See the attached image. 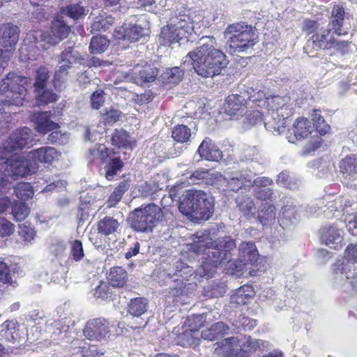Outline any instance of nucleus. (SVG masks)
Wrapping results in <instances>:
<instances>
[{
  "mask_svg": "<svg viewBox=\"0 0 357 357\" xmlns=\"http://www.w3.org/2000/svg\"><path fill=\"white\" fill-rule=\"evenodd\" d=\"M200 41L201 45L186 55L184 63L190 61L195 72L204 77L220 74L222 52L214 46V38L202 37Z\"/></svg>",
  "mask_w": 357,
  "mask_h": 357,
  "instance_id": "nucleus-1",
  "label": "nucleus"
},
{
  "mask_svg": "<svg viewBox=\"0 0 357 357\" xmlns=\"http://www.w3.org/2000/svg\"><path fill=\"white\" fill-rule=\"evenodd\" d=\"M26 82V77L13 73H8L0 81V133L5 132L8 128V116L3 113V106L23 105L26 94L24 86Z\"/></svg>",
  "mask_w": 357,
  "mask_h": 357,
  "instance_id": "nucleus-2",
  "label": "nucleus"
},
{
  "mask_svg": "<svg viewBox=\"0 0 357 357\" xmlns=\"http://www.w3.org/2000/svg\"><path fill=\"white\" fill-rule=\"evenodd\" d=\"M60 153L54 147L43 146L29 153L27 156L15 155L10 164V170H6V175L14 178L23 177L36 169L38 162L51 164L59 159Z\"/></svg>",
  "mask_w": 357,
  "mask_h": 357,
  "instance_id": "nucleus-3",
  "label": "nucleus"
},
{
  "mask_svg": "<svg viewBox=\"0 0 357 357\" xmlns=\"http://www.w3.org/2000/svg\"><path fill=\"white\" fill-rule=\"evenodd\" d=\"M180 212L191 221L208 220L213 213L208 195L202 190H190L183 195L178 206Z\"/></svg>",
  "mask_w": 357,
  "mask_h": 357,
  "instance_id": "nucleus-4",
  "label": "nucleus"
},
{
  "mask_svg": "<svg viewBox=\"0 0 357 357\" xmlns=\"http://www.w3.org/2000/svg\"><path fill=\"white\" fill-rule=\"evenodd\" d=\"M193 29V23L188 15L184 11L175 13L167 25L162 28L159 43L165 46L175 43L183 44L188 40V36Z\"/></svg>",
  "mask_w": 357,
  "mask_h": 357,
  "instance_id": "nucleus-5",
  "label": "nucleus"
},
{
  "mask_svg": "<svg viewBox=\"0 0 357 357\" xmlns=\"http://www.w3.org/2000/svg\"><path fill=\"white\" fill-rule=\"evenodd\" d=\"M225 32L229 34L227 44L231 54L245 52L258 43V35L255 29L243 22L229 24Z\"/></svg>",
  "mask_w": 357,
  "mask_h": 357,
  "instance_id": "nucleus-6",
  "label": "nucleus"
},
{
  "mask_svg": "<svg viewBox=\"0 0 357 357\" xmlns=\"http://www.w3.org/2000/svg\"><path fill=\"white\" fill-rule=\"evenodd\" d=\"M32 142L31 130L27 127L17 129L0 146V171L10 170L13 157ZM7 176L6 174H4Z\"/></svg>",
  "mask_w": 357,
  "mask_h": 357,
  "instance_id": "nucleus-7",
  "label": "nucleus"
},
{
  "mask_svg": "<svg viewBox=\"0 0 357 357\" xmlns=\"http://www.w3.org/2000/svg\"><path fill=\"white\" fill-rule=\"evenodd\" d=\"M70 26H68L63 20L59 18L56 19L52 22L51 31H45L40 35V41L36 40L33 33H29L26 35V39L24 40V47H22L20 48V52L22 54L24 50H27V48L25 47L26 46V42L29 40L30 43H32L31 40V38L34 39L33 43L37 44V48L41 47L46 50L49 47L48 45H56L66 38L70 33Z\"/></svg>",
  "mask_w": 357,
  "mask_h": 357,
  "instance_id": "nucleus-8",
  "label": "nucleus"
},
{
  "mask_svg": "<svg viewBox=\"0 0 357 357\" xmlns=\"http://www.w3.org/2000/svg\"><path fill=\"white\" fill-rule=\"evenodd\" d=\"M50 118V112H42L33 114L31 116V120L36 125L37 132L45 134L52 131L47 138L48 141L52 144L60 145L67 144L69 140L68 135L57 130L59 128V125L51 121Z\"/></svg>",
  "mask_w": 357,
  "mask_h": 357,
  "instance_id": "nucleus-9",
  "label": "nucleus"
},
{
  "mask_svg": "<svg viewBox=\"0 0 357 357\" xmlns=\"http://www.w3.org/2000/svg\"><path fill=\"white\" fill-rule=\"evenodd\" d=\"M265 342L261 340L252 339L250 336L240 345L238 337L225 338V356L227 357H251L258 349L264 347Z\"/></svg>",
  "mask_w": 357,
  "mask_h": 357,
  "instance_id": "nucleus-10",
  "label": "nucleus"
},
{
  "mask_svg": "<svg viewBox=\"0 0 357 357\" xmlns=\"http://www.w3.org/2000/svg\"><path fill=\"white\" fill-rule=\"evenodd\" d=\"M173 214L167 209H162L154 204H149L144 208H136L130 213V223H155L156 222L172 221Z\"/></svg>",
  "mask_w": 357,
  "mask_h": 357,
  "instance_id": "nucleus-11",
  "label": "nucleus"
},
{
  "mask_svg": "<svg viewBox=\"0 0 357 357\" xmlns=\"http://www.w3.org/2000/svg\"><path fill=\"white\" fill-rule=\"evenodd\" d=\"M198 240L194 241L191 245V250L197 255L204 254L207 257L209 264L217 265L221 264L223 257L221 255V251L218 249V245L215 241H212L208 236H197Z\"/></svg>",
  "mask_w": 357,
  "mask_h": 357,
  "instance_id": "nucleus-12",
  "label": "nucleus"
},
{
  "mask_svg": "<svg viewBox=\"0 0 357 357\" xmlns=\"http://www.w3.org/2000/svg\"><path fill=\"white\" fill-rule=\"evenodd\" d=\"M110 328L111 325L107 319L98 317L88 320L82 331L87 340L100 342L109 335Z\"/></svg>",
  "mask_w": 357,
  "mask_h": 357,
  "instance_id": "nucleus-13",
  "label": "nucleus"
},
{
  "mask_svg": "<svg viewBox=\"0 0 357 357\" xmlns=\"http://www.w3.org/2000/svg\"><path fill=\"white\" fill-rule=\"evenodd\" d=\"M236 244L231 236H225V273L236 278L243 274L245 264L238 259H233V252H236Z\"/></svg>",
  "mask_w": 357,
  "mask_h": 357,
  "instance_id": "nucleus-14",
  "label": "nucleus"
},
{
  "mask_svg": "<svg viewBox=\"0 0 357 357\" xmlns=\"http://www.w3.org/2000/svg\"><path fill=\"white\" fill-rule=\"evenodd\" d=\"M157 75L158 71L150 66H143L137 64L126 73L125 78L128 81L142 84L144 82L153 81Z\"/></svg>",
  "mask_w": 357,
  "mask_h": 357,
  "instance_id": "nucleus-15",
  "label": "nucleus"
},
{
  "mask_svg": "<svg viewBox=\"0 0 357 357\" xmlns=\"http://www.w3.org/2000/svg\"><path fill=\"white\" fill-rule=\"evenodd\" d=\"M331 29H321L318 32L314 33L307 40L306 47L314 50H331L334 36Z\"/></svg>",
  "mask_w": 357,
  "mask_h": 357,
  "instance_id": "nucleus-16",
  "label": "nucleus"
},
{
  "mask_svg": "<svg viewBox=\"0 0 357 357\" xmlns=\"http://www.w3.org/2000/svg\"><path fill=\"white\" fill-rule=\"evenodd\" d=\"M147 30L136 24H125L115 29L114 36L117 40H128L131 43L145 39Z\"/></svg>",
  "mask_w": 357,
  "mask_h": 357,
  "instance_id": "nucleus-17",
  "label": "nucleus"
},
{
  "mask_svg": "<svg viewBox=\"0 0 357 357\" xmlns=\"http://www.w3.org/2000/svg\"><path fill=\"white\" fill-rule=\"evenodd\" d=\"M202 339L208 341L217 340L214 349L215 357L223 355V322L219 321L213 324L210 328L204 330L201 333Z\"/></svg>",
  "mask_w": 357,
  "mask_h": 357,
  "instance_id": "nucleus-18",
  "label": "nucleus"
},
{
  "mask_svg": "<svg viewBox=\"0 0 357 357\" xmlns=\"http://www.w3.org/2000/svg\"><path fill=\"white\" fill-rule=\"evenodd\" d=\"M225 113L230 116V119L243 116L247 109V101L238 94H231L225 100Z\"/></svg>",
  "mask_w": 357,
  "mask_h": 357,
  "instance_id": "nucleus-19",
  "label": "nucleus"
},
{
  "mask_svg": "<svg viewBox=\"0 0 357 357\" xmlns=\"http://www.w3.org/2000/svg\"><path fill=\"white\" fill-rule=\"evenodd\" d=\"M3 33L0 37V45L3 48H9L7 50H0V54L2 52L10 51L11 56H13V50L19 40L20 28L12 24H3L1 28Z\"/></svg>",
  "mask_w": 357,
  "mask_h": 357,
  "instance_id": "nucleus-20",
  "label": "nucleus"
},
{
  "mask_svg": "<svg viewBox=\"0 0 357 357\" xmlns=\"http://www.w3.org/2000/svg\"><path fill=\"white\" fill-rule=\"evenodd\" d=\"M346 19H349L348 13L342 4L333 6L331 11L330 24L333 33L337 36H345L348 31L344 29V24Z\"/></svg>",
  "mask_w": 357,
  "mask_h": 357,
  "instance_id": "nucleus-21",
  "label": "nucleus"
},
{
  "mask_svg": "<svg viewBox=\"0 0 357 357\" xmlns=\"http://www.w3.org/2000/svg\"><path fill=\"white\" fill-rule=\"evenodd\" d=\"M245 266L248 264L257 266L263 259L259 257L256 245L252 242L242 243L238 248V258Z\"/></svg>",
  "mask_w": 357,
  "mask_h": 357,
  "instance_id": "nucleus-22",
  "label": "nucleus"
},
{
  "mask_svg": "<svg viewBox=\"0 0 357 357\" xmlns=\"http://www.w3.org/2000/svg\"><path fill=\"white\" fill-rule=\"evenodd\" d=\"M339 172L345 178L357 176V154L350 153L342 158L338 163Z\"/></svg>",
  "mask_w": 357,
  "mask_h": 357,
  "instance_id": "nucleus-23",
  "label": "nucleus"
},
{
  "mask_svg": "<svg viewBox=\"0 0 357 357\" xmlns=\"http://www.w3.org/2000/svg\"><path fill=\"white\" fill-rule=\"evenodd\" d=\"M174 339V344L184 348L195 349L200 344V337L199 334H196L186 329H183L179 332Z\"/></svg>",
  "mask_w": 357,
  "mask_h": 357,
  "instance_id": "nucleus-24",
  "label": "nucleus"
},
{
  "mask_svg": "<svg viewBox=\"0 0 357 357\" xmlns=\"http://www.w3.org/2000/svg\"><path fill=\"white\" fill-rule=\"evenodd\" d=\"M201 158L207 160L220 161L222 158V152L218 146L211 143V139L203 140L197 150Z\"/></svg>",
  "mask_w": 357,
  "mask_h": 357,
  "instance_id": "nucleus-25",
  "label": "nucleus"
},
{
  "mask_svg": "<svg viewBox=\"0 0 357 357\" xmlns=\"http://www.w3.org/2000/svg\"><path fill=\"white\" fill-rule=\"evenodd\" d=\"M319 232L321 243L329 247L338 244L342 238L341 231L334 225L324 226Z\"/></svg>",
  "mask_w": 357,
  "mask_h": 357,
  "instance_id": "nucleus-26",
  "label": "nucleus"
},
{
  "mask_svg": "<svg viewBox=\"0 0 357 357\" xmlns=\"http://www.w3.org/2000/svg\"><path fill=\"white\" fill-rule=\"evenodd\" d=\"M278 96H267L265 92L262 90L255 91L252 89V91L250 92L248 99L250 101L255 103L258 107L264 108L267 110H274L273 106L270 105L271 102H273L275 98Z\"/></svg>",
  "mask_w": 357,
  "mask_h": 357,
  "instance_id": "nucleus-27",
  "label": "nucleus"
},
{
  "mask_svg": "<svg viewBox=\"0 0 357 357\" xmlns=\"http://www.w3.org/2000/svg\"><path fill=\"white\" fill-rule=\"evenodd\" d=\"M107 280L113 287L122 288L127 284L128 273L121 266H113L109 270Z\"/></svg>",
  "mask_w": 357,
  "mask_h": 357,
  "instance_id": "nucleus-28",
  "label": "nucleus"
},
{
  "mask_svg": "<svg viewBox=\"0 0 357 357\" xmlns=\"http://www.w3.org/2000/svg\"><path fill=\"white\" fill-rule=\"evenodd\" d=\"M16 180L11 176H6L0 171V213L4 212L10 204V200L4 194L10 189V180Z\"/></svg>",
  "mask_w": 357,
  "mask_h": 357,
  "instance_id": "nucleus-29",
  "label": "nucleus"
},
{
  "mask_svg": "<svg viewBox=\"0 0 357 357\" xmlns=\"http://www.w3.org/2000/svg\"><path fill=\"white\" fill-rule=\"evenodd\" d=\"M293 132L297 140L307 138L312 132L310 121L306 118L297 119L294 123Z\"/></svg>",
  "mask_w": 357,
  "mask_h": 357,
  "instance_id": "nucleus-30",
  "label": "nucleus"
},
{
  "mask_svg": "<svg viewBox=\"0 0 357 357\" xmlns=\"http://www.w3.org/2000/svg\"><path fill=\"white\" fill-rule=\"evenodd\" d=\"M78 346V352L82 357H100L105 354V351L100 349L96 344H91L84 340H76Z\"/></svg>",
  "mask_w": 357,
  "mask_h": 357,
  "instance_id": "nucleus-31",
  "label": "nucleus"
},
{
  "mask_svg": "<svg viewBox=\"0 0 357 357\" xmlns=\"http://www.w3.org/2000/svg\"><path fill=\"white\" fill-rule=\"evenodd\" d=\"M148 307V301L143 297L132 298L128 305V312L133 317H140Z\"/></svg>",
  "mask_w": 357,
  "mask_h": 357,
  "instance_id": "nucleus-32",
  "label": "nucleus"
},
{
  "mask_svg": "<svg viewBox=\"0 0 357 357\" xmlns=\"http://www.w3.org/2000/svg\"><path fill=\"white\" fill-rule=\"evenodd\" d=\"M312 121L317 132L321 136H324L331 130V126L328 124L320 109H314L311 114Z\"/></svg>",
  "mask_w": 357,
  "mask_h": 357,
  "instance_id": "nucleus-33",
  "label": "nucleus"
},
{
  "mask_svg": "<svg viewBox=\"0 0 357 357\" xmlns=\"http://www.w3.org/2000/svg\"><path fill=\"white\" fill-rule=\"evenodd\" d=\"M183 77V70L179 67L167 68L161 75L162 81L166 84H177Z\"/></svg>",
  "mask_w": 357,
  "mask_h": 357,
  "instance_id": "nucleus-34",
  "label": "nucleus"
},
{
  "mask_svg": "<svg viewBox=\"0 0 357 357\" xmlns=\"http://www.w3.org/2000/svg\"><path fill=\"white\" fill-rule=\"evenodd\" d=\"M6 330V339L12 342H19L20 340V324L17 320H7L3 324Z\"/></svg>",
  "mask_w": 357,
  "mask_h": 357,
  "instance_id": "nucleus-35",
  "label": "nucleus"
},
{
  "mask_svg": "<svg viewBox=\"0 0 357 357\" xmlns=\"http://www.w3.org/2000/svg\"><path fill=\"white\" fill-rule=\"evenodd\" d=\"M204 318L202 314H192L188 317L182 326L183 329H186L196 334H199V331L204 326Z\"/></svg>",
  "mask_w": 357,
  "mask_h": 357,
  "instance_id": "nucleus-36",
  "label": "nucleus"
},
{
  "mask_svg": "<svg viewBox=\"0 0 357 357\" xmlns=\"http://www.w3.org/2000/svg\"><path fill=\"white\" fill-rule=\"evenodd\" d=\"M109 44V40L105 36H93L89 46L90 52L91 54H101L107 49Z\"/></svg>",
  "mask_w": 357,
  "mask_h": 357,
  "instance_id": "nucleus-37",
  "label": "nucleus"
},
{
  "mask_svg": "<svg viewBox=\"0 0 357 357\" xmlns=\"http://www.w3.org/2000/svg\"><path fill=\"white\" fill-rule=\"evenodd\" d=\"M112 142L114 145L119 147L131 149V139L129 134L123 130H116L112 137Z\"/></svg>",
  "mask_w": 357,
  "mask_h": 357,
  "instance_id": "nucleus-38",
  "label": "nucleus"
},
{
  "mask_svg": "<svg viewBox=\"0 0 357 357\" xmlns=\"http://www.w3.org/2000/svg\"><path fill=\"white\" fill-rule=\"evenodd\" d=\"M111 153L104 144H96L93 148L89 150L88 158L90 160L100 159L106 162L107 158L110 156Z\"/></svg>",
  "mask_w": 357,
  "mask_h": 357,
  "instance_id": "nucleus-39",
  "label": "nucleus"
},
{
  "mask_svg": "<svg viewBox=\"0 0 357 357\" xmlns=\"http://www.w3.org/2000/svg\"><path fill=\"white\" fill-rule=\"evenodd\" d=\"M36 104L38 105H47L56 102L59 99V96L54 93L52 90L43 89L36 91Z\"/></svg>",
  "mask_w": 357,
  "mask_h": 357,
  "instance_id": "nucleus-40",
  "label": "nucleus"
},
{
  "mask_svg": "<svg viewBox=\"0 0 357 357\" xmlns=\"http://www.w3.org/2000/svg\"><path fill=\"white\" fill-rule=\"evenodd\" d=\"M237 206L245 215L252 213L255 210V205L252 199L245 195H239L236 198Z\"/></svg>",
  "mask_w": 357,
  "mask_h": 357,
  "instance_id": "nucleus-41",
  "label": "nucleus"
},
{
  "mask_svg": "<svg viewBox=\"0 0 357 357\" xmlns=\"http://www.w3.org/2000/svg\"><path fill=\"white\" fill-rule=\"evenodd\" d=\"M250 287L242 286L237 289L230 296V302L237 305H245L250 296Z\"/></svg>",
  "mask_w": 357,
  "mask_h": 357,
  "instance_id": "nucleus-42",
  "label": "nucleus"
},
{
  "mask_svg": "<svg viewBox=\"0 0 357 357\" xmlns=\"http://www.w3.org/2000/svg\"><path fill=\"white\" fill-rule=\"evenodd\" d=\"M49 78V70L46 67L41 66L36 70V81L33 84L35 91L43 90Z\"/></svg>",
  "mask_w": 357,
  "mask_h": 357,
  "instance_id": "nucleus-43",
  "label": "nucleus"
},
{
  "mask_svg": "<svg viewBox=\"0 0 357 357\" xmlns=\"http://www.w3.org/2000/svg\"><path fill=\"white\" fill-rule=\"evenodd\" d=\"M191 137L190 129L184 125H178L172 130V137L178 142H187Z\"/></svg>",
  "mask_w": 357,
  "mask_h": 357,
  "instance_id": "nucleus-44",
  "label": "nucleus"
},
{
  "mask_svg": "<svg viewBox=\"0 0 357 357\" xmlns=\"http://www.w3.org/2000/svg\"><path fill=\"white\" fill-rule=\"evenodd\" d=\"M15 192L16 197L24 202L33 196V188L28 183L22 182L17 183V186L15 188Z\"/></svg>",
  "mask_w": 357,
  "mask_h": 357,
  "instance_id": "nucleus-45",
  "label": "nucleus"
},
{
  "mask_svg": "<svg viewBox=\"0 0 357 357\" xmlns=\"http://www.w3.org/2000/svg\"><path fill=\"white\" fill-rule=\"evenodd\" d=\"M123 165V162L119 158L111 159L105 167L106 178L109 181L112 180L117 172L122 169Z\"/></svg>",
  "mask_w": 357,
  "mask_h": 357,
  "instance_id": "nucleus-46",
  "label": "nucleus"
},
{
  "mask_svg": "<svg viewBox=\"0 0 357 357\" xmlns=\"http://www.w3.org/2000/svg\"><path fill=\"white\" fill-rule=\"evenodd\" d=\"M112 295L113 293L109 284L105 282L100 281L99 285L93 289V296L97 298L111 300L112 299Z\"/></svg>",
  "mask_w": 357,
  "mask_h": 357,
  "instance_id": "nucleus-47",
  "label": "nucleus"
},
{
  "mask_svg": "<svg viewBox=\"0 0 357 357\" xmlns=\"http://www.w3.org/2000/svg\"><path fill=\"white\" fill-rule=\"evenodd\" d=\"M261 211L259 213V220L261 223L265 221L274 220L275 218V207L273 204L264 203L261 205Z\"/></svg>",
  "mask_w": 357,
  "mask_h": 357,
  "instance_id": "nucleus-48",
  "label": "nucleus"
},
{
  "mask_svg": "<svg viewBox=\"0 0 357 357\" xmlns=\"http://www.w3.org/2000/svg\"><path fill=\"white\" fill-rule=\"evenodd\" d=\"M63 12L75 20L79 19L85 15V10L79 3H70Z\"/></svg>",
  "mask_w": 357,
  "mask_h": 357,
  "instance_id": "nucleus-49",
  "label": "nucleus"
},
{
  "mask_svg": "<svg viewBox=\"0 0 357 357\" xmlns=\"http://www.w3.org/2000/svg\"><path fill=\"white\" fill-rule=\"evenodd\" d=\"M29 213V208L24 202L16 203L12 208L14 220L17 222L24 220Z\"/></svg>",
  "mask_w": 357,
  "mask_h": 357,
  "instance_id": "nucleus-50",
  "label": "nucleus"
},
{
  "mask_svg": "<svg viewBox=\"0 0 357 357\" xmlns=\"http://www.w3.org/2000/svg\"><path fill=\"white\" fill-rule=\"evenodd\" d=\"M113 23V18L107 17L104 18L102 16L96 17L93 24L91 29L93 31H102L107 30Z\"/></svg>",
  "mask_w": 357,
  "mask_h": 357,
  "instance_id": "nucleus-51",
  "label": "nucleus"
},
{
  "mask_svg": "<svg viewBox=\"0 0 357 357\" xmlns=\"http://www.w3.org/2000/svg\"><path fill=\"white\" fill-rule=\"evenodd\" d=\"M70 256L75 261H79L84 258V253L81 241L75 240L70 243Z\"/></svg>",
  "mask_w": 357,
  "mask_h": 357,
  "instance_id": "nucleus-52",
  "label": "nucleus"
},
{
  "mask_svg": "<svg viewBox=\"0 0 357 357\" xmlns=\"http://www.w3.org/2000/svg\"><path fill=\"white\" fill-rule=\"evenodd\" d=\"M18 234L24 241L30 242L35 238L36 231L31 225H19Z\"/></svg>",
  "mask_w": 357,
  "mask_h": 357,
  "instance_id": "nucleus-53",
  "label": "nucleus"
},
{
  "mask_svg": "<svg viewBox=\"0 0 357 357\" xmlns=\"http://www.w3.org/2000/svg\"><path fill=\"white\" fill-rule=\"evenodd\" d=\"M351 44V41L337 40L334 38L331 50H334L336 53L344 55L349 52Z\"/></svg>",
  "mask_w": 357,
  "mask_h": 357,
  "instance_id": "nucleus-54",
  "label": "nucleus"
},
{
  "mask_svg": "<svg viewBox=\"0 0 357 357\" xmlns=\"http://www.w3.org/2000/svg\"><path fill=\"white\" fill-rule=\"evenodd\" d=\"M79 58V54L73 48H68L63 51L61 54V62L66 65L75 63Z\"/></svg>",
  "mask_w": 357,
  "mask_h": 357,
  "instance_id": "nucleus-55",
  "label": "nucleus"
},
{
  "mask_svg": "<svg viewBox=\"0 0 357 357\" xmlns=\"http://www.w3.org/2000/svg\"><path fill=\"white\" fill-rule=\"evenodd\" d=\"M70 68V65L66 63L60 66L59 68L55 72L54 77V83L55 87H60L62 83L68 75V70Z\"/></svg>",
  "mask_w": 357,
  "mask_h": 357,
  "instance_id": "nucleus-56",
  "label": "nucleus"
},
{
  "mask_svg": "<svg viewBox=\"0 0 357 357\" xmlns=\"http://www.w3.org/2000/svg\"><path fill=\"white\" fill-rule=\"evenodd\" d=\"M319 24L317 20L311 19H305L303 22L302 31L305 32L307 35L314 34L318 32Z\"/></svg>",
  "mask_w": 357,
  "mask_h": 357,
  "instance_id": "nucleus-57",
  "label": "nucleus"
},
{
  "mask_svg": "<svg viewBox=\"0 0 357 357\" xmlns=\"http://www.w3.org/2000/svg\"><path fill=\"white\" fill-rule=\"evenodd\" d=\"M0 282L2 284L13 282L10 267L3 261H0Z\"/></svg>",
  "mask_w": 357,
  "mask_h": 357,
  "instance_id": "nucleus-58",
  "label": "nucleus"
},
{
  "mask_svg": "<svg viewBox=\"0 0 357 357\" xmlns=\"http://www.w3.org/2000/svg\"><path fill=\"white\" fill-rule=\"evenodd\" d=\"M344 258L348 262H357V243H350L347 245L344 251Z\"/></svg>",
  "mask_w": 357,
  "mask_h": 357,
  "instance_id": "nucleus-59",
  "label": "nucleus"
},
{
  "mask_svg": "<svg viewBox=\"0 0 357 357\" xmlns=\"http://www.w3.org/2000/svg\"><path fill=\"white\" fill-rule=\"evenodd\" d=\"M350 266V262L345 261V259H340L337 260L334 264H333L332 271L334 274L340 273L341 275L342 279H343L345 271L347 268H349Z\"/></svg>",
  "mask_w": 357,
  "mask_h": 357,
  "instance_id": "nucleus-60",
  "label": "nucleus"
},
{
  "mask_svg": "<svg viewBox=\"0 0 357 357\" xmlns=\"http://www.w3.org/2000/svg\"><path fill=\"white\" fill-rule=\"evenodd\" d=\"M104 102V92L102 90L96 91L91 96V107L93 109H99Z\"/></svg>",
  "mask_w": 357,
  "mask_h": 357,
  "instance_id": "nucleus-61",
  "label": "nucleus"
},
{
  "mask_svg": "<svg viewBox=\"0 0 357 357\" xmlns=\"http://www.w3.org/2000/svg\"><path fill=\"white\" fill-rule=\"evenodd\" d=\"M255 197L261 201H267L271 199L273 190L269 188L259 187L255 190Z\"/></svg>",
  "mask_w": 357,
  "mask_h": 357,
  "instance_id": "nucleus-62",
  "label": "nucleus"
},
{
  "mask_svg": "<svg viewBox=\"0 0 357 357\" xmlns=\"http://www.w3.org/2000/svg\"><path fill=\"white\" fill-rule=\"evenodd\" d=\"M121 112L115 109H111L102 115V119L105 123L113 124L119 121Z\"/></svg>",
  "mask_w": 357,
  "mask_h": 357,
  "instance_id": "nucleus-63",
  "label": "nucleus"
},
{
  "mask_svg": "<svg viewBox=\"0 0 357 357\" xmlns=\"http://www.w3.org/2000/svg\"><path fill=\"white\" fill-rule=\"evenodd\" d=\"M357 266L354 265V263H351L349 268H347L344 273V276L347 280H351L349 283L353 286L357 285Z\"/></svg>",
  "mask_w": 357,
  "mask_h": 357,
  "instance_id": "nucleus-64",
  "label": "nucleus"
}]
</instances>
